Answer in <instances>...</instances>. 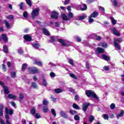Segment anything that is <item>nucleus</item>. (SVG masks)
<instances>
[{"instance_id":"1","label":"nucleus","mask_w":124,"mask_h":124,"mask_svg":"<svg viewBox=\"0 0 124 124\" xmlns=\"http://www.w3.org/2000/svg\"><path fill=\"white\" fill-rule=\"evenodd\" d=\"M5 119L6 120V124H11L10 122H9V119L10 117H9V115L11 116L13 114V110L9 109L7 107L5 108ZM9 114V115H8Z\"/></svg>"},{"instance_id":"2","label":"nucleus","mask_w":124,"mask_h":124,"mask_svg":"<svg viewBox=\"0 0 124 124\" xmlns=\"http://www.w3.org/2000/svg\"><path fill=\"white\" fill-rule=\"evenodd\" d=\"M85 93L86 95H87L88 97H90V96H93L95 99H98V97H97L96 94L92 90L86 91Z\"/></svg>"},{"instance_id":"3","label":"nucleus","mask_w":124,"mask_h":124,"mask_svg":"<svg viewBox=\"0 0 124 124\" xmlns=\"http://www.w3.org/2000/svg\"><path fill=\"white\" fill-rule=\"evenodd\" d=\"M28 71L30 73H33V74H36V73H39L40 70L35 67H29Z\"/></svg>"},{"instance_id":"4","label":"nucleus","mask_w":124,"mask_h":124,"mask_svg":"<svg viewBox=\"0 0 124 124\" xmlns=\"http://www.w3.org/2000/svg\"><path fill=\"white\" fill-rule=\"evenodd\" d=\"M39 12V9L38 8L35 9L32 11L31 16L33 20H34V19L35 18V17H36L37 15H38Z\"/></svg>"},{"instance_id":"5","label":"nucleus","mask_w":124,"mask_h":124,"mask_svg":"<svg viewBox=\"0 0 124 124\" xmlns=\"http://www.w3.org/2000/svg\"><path fill=\"white\" fill-rule=\"evenodd\" d=\"M0 86H1V87L3 88L4 91L5 92V93H6V94H8V93H9V89H8V87H7V86H4V84L3 83V82L0 81Z\"/></svg>"},{"instance_id":"6","label":"nucleus","mask_w":124,"mask_h":124,"mask_svg":"<svg viewBox=\"0 0 124 124\" xmlns=\"http://www.w3.org/2000/svg\"><path fill=\"white\" fill-rule=\"evenodd\" d=\"M58 41L61 43L62 46H63L64 47H67V46H68V45L66 44V43H65V40L62 39H58Z\"/></svg>"},{"instance_id":"7","label":"nucleus","mask_w":124,"mask_h":124,"mask_svg":"<svg viewBox=\"0 0 124 124\" xmlns=\"http://www.w3.org/2000/svg\"><path fill=\"white\" fill-rule=\"evenodd\" d=\"M51 17L52 19H58L59 18V13L57 12L56 11H53L52 12V14L51 15Z\"/></svg>"},{"instance_id":"8","label":"nucleus","mask_w":124,"mask_h":124,"mask_svg":"<svg viewBox=\"0 0 124 124\" xmlns=\"http://www.w3.org/2000/svg\"><path fill=\"white\" fill-rule=\"evenodd\" d=\"M111 31H112L113 34H114V35H116V36H120L121 35L120 32H119V31H117V30H116V28H112Z\"/></svg>"},{"instance_id":"9","label":"nucleus","mask_w":124,"mask_h":124,"mask_svg":"<svg viewBox=\"0 0 124 124\" xmlns=\"http://www.w3.org/2000/svg\"><path fill=\"white\" fill-rule=\"evenodd\" d=\"M3 108H4V105L0 104V117L3 116Z\"/></svg>"},{"instance_id":"10","label":"nucleus","mask_w":124,"mask_h":124,"mask_svg":"<svg viewBox=\"0 0 124 124\" xmlns=\"http://www.w3.org/2000/svg\"><path fill=\"white\" fill-rule=\"evenodd\" d=\"M7 97L8 98H10V99H16L17 97L15 95H13L12 94H9L8 96H6V95H5V98L7 99Z\"/></svg>"},{"instance_id":"11","label":"nucleus","mask_w":124,"mask_h":124,"mask_svg":"<svg viewBox=\"0 0 124 124\" xmlns=\"http://www.w3.org/2000/svg\"><path fill=\"white\" fill-rule=\"evenodd\" d=\"M60 115L64 119H68V116H67V115L66 114V113L65 112V111H60Z\"/></svg>"},{"instance_id":"12","label":"nucleus","mask_w":124,"mask_h":124,"mask_svg":"<svg viewBox=\"0 0 124 124\" xmlns=\"http://www.w3.org/2000/svg\"><path fill=\"white\" fill-rule=\"evenodd\" d=\"M90 105V103L88 104H83L82 105V110L86 112L87 111V109H88V107H89V106Z\"/></svg>"},{"instance_id":"13","label":"nucleus","mask_w":124,"mask_h":124,"mask_svg":"<svg viewBox=\"0 0 124 124\" xmlns=\"http://www.w3.org/2000/svg\"><path fill=\"white\" fill-rule=\"evenodd\" d=\"M23 37L26 41H31V37L28 34L25 35Z\"/></svg>"},{"instance_id":"14","label":"nucleus","mask_w":124,"mask_h":124,"mask_svg":"<svg viewBox=\"0 0 124 124\" xmlns=\"http://www.w3.org/2000/svg\"><path fill=\"white\" fill-rule=\"evenodd\" d=\"M62 17L63 20H64L65 21H69L70 20V18L68 17V16H66L65 14H63L62 15Z\"/></svg>"},{"instance_id":"15","label":"nucleus","mask_w":124,"mask_h":124,"mask_svg":"<svg viewBox=\"0 0 124 124\" xmlns=\"http://www.w3.org/2000/svg\"><path fill=\"white\" fill-rule=\"evenodd\" d=\"M103 60H105V61H107V62H109L110 61V57L105 54H103L102 55Z\"/></svg>"},{"instance_id":"16","label":"nucleus","mask_w":124,"mask_h":124,"mask_svg":"<svg viewBox=\"0 0 124 124\" xmlns=\"http://www.w3.org/2000/svg\"><path fill=\"white\" fill-rule=\"evenodd\" d=\"M43 32L45 34V35H50V33L49 31L46 29V28H43Z\"/></svg>"},{"instance_id":"17","label":"nucleus","mask_w":124,"mask_h":124,"mask_svg":"<svg viewBox=\"0 0 124 124\" xmlns=\"http://www.w3.org/2000/svg\"><path fill=\"white\" fill-rule=\"evenodd\" d=\"M123 42V40L121 38H118L117 39H115L113 42V43H121Z\"/></svg>"},{"instance_id":"18","label":"nucleus","mask_w":124,"mask_h":124,"mask_svg":"<svg viewBox=\"0 0 124 124\" xmlns=\"http://www.w3.org/2000/svg\"><path fill=\"white\" fill-rule=\"evenodd\" d=\"M98 16V13L96 12H93L91 15H90V16L92 18H96V17Z\"/></svg>"},{"instance_id":"19","label":"nucleus","mask_w":124,"mask_h":124,"mask_svg":"<svg viewBox=\"0 0 124 124\" xmlns=\"http://www.w3.org/2000/svg\"><path fill=\"white\" fill-rule=\"evenodd\" d=\"M1 36L2 39H3L4 42H7V41H8V40L7 39V36H6V35H5V34H2Z\"/></svg>"},{"instance_id":"20","label":"nucleus","mask_w":124,"mask_h":124,"mask_svg":"<svg viewBox=\"0 0 124 124\" xmlns=\"http://www.w3.org/2000/svg\"><path fill=\"white\" fill-rule=\"evenodd\" d=\"M111 2H112V5H113V6H115V7H117V6H118V4H119V3L118 2V0H111Z\"/></svg>"},{"instance_id":"21","label":"nucleus","mask_w":124,"mask_h":124,"mask_svg":"<svg viewBox=\"0 0 124 124\" xmlns=\"http://www.w3.org/2000/svg\"><path fill=\"white\" fill-rule=\"evenodd\" d=\"M54 92L56 93H62V92H63V90L60 88L55 89L54 90Z\"/></svg>"},{"instance_id":"22","label":"nucleus","mask_w":124,"mask_h":124,"mask_svg":"<svg viewBox=\"0 0 124 124\" xmlns=\"http://www.w3.org/2000/svg\"><path fill=\"white\" fill-rule=\"evenodd\" d=\"M34 63V64H37L38 66H42V62L41 61H37V60H35Z\"/></svg>"},{"instance_id":"23","label":"nucleus","mask_w":124,"mask_h":124,"mask_svg":"<svg viewBox=\"0 0 124 124\" xmlns=\"http://www.w3.org/2000/svg\"><path fill=\"white\" fill-rule=\"evenodd\" d=\"M96 51L98 52V53H104V49L101 48V47H97L96 48Z\"/></svg>"},{"instance_id":"24","label":"nucleus","mask_w":124,"mask_h":124,"mask_svg":"<svg viewBox=\"0 0 124 124\" xmlns=\"http://www.w3.org/2000/svg\"><path fill=\"white\" fill-rule=\"evenodd\" d=\"M27 66H28V64H27L26 63H23L22 66L21 70L22 71H25V70H26V69L27 68Z\"/></svg>"},{"instance_id":"25","label":"nucleus","mask_w":124,"mask_h":124,"mask_svg":"<svg viewBox=\"0 0 124 124\" xmlns=\"http://www.w3.org/2000/svg\"><path fill=\"white\" fill-rule=\"evenodd\" d=\"M4 23L6 28H7V29H9V28H10V25L9 24V23L8 22V21H7V20H4Z\"/></svg>"},{"instance_id":"26","label":"nucleus","mask_w":124,"mask_h":124,"mask_svg":"<svg viewBox=\"0 0 124 124\" xmlns=\"http://www.w3.org/2000/svg\"><path fill=\"white\" fill-rule=\"evenodd\" d=\"M87 5L86 4H83L81 6V10L82 11H83L84 10H87Z\"/></svg>"},{"instance_id":"27","label":"nucleus","mask_w":124,"mask_h":124,"mask_svg":"<svg viewBox=\"0 0 124 124\" xmlns=\"http://www.w3.org/2000/svg\"><path fill=\"white\" fill-rule=\"evenodd\" d=\"M3 51L4 53H8V48L6 46H3Z\"/></svg>"},{"instance_id":"28","label":"nucleus","mask_w":124,"mask_h":124,"mask_svg":"<svg viewBox=\"0 0 124 124\" xmlns=\"http://www.w3.org/2000/svg\"><path fill=\"white\" fill-rule=\"evenodd\" d=\"M124 110H122L120 113H119L117 115V119H119V118H121V117H123V116H124Z\"/></svg>"},{"instance_id":"29","label":"nucleus","mask_w":124,"mask_h":124,"mask_svg":"<svg viewBox=\"0 0 124 124\" xmlns=\"http://www.w3.org/2000/svg\"><path fill=\"white\" fill-rule=\"evenodd\" d=\"M51 113L54 116V118H56V116H57V113H56V110L55 109L52 108L51 110Z\"/></svg>"},{"instance_id":"30","label":"nucleus","mask_w":124,"mask_h":124,"mask_svg":"<svg viewBox=\"0 0 124 124\" xmlns=\"http://www.w3.org/2000/svg\"><path fill=\"white\" fill-rule=\"evenodd\" d=\"M73 108L74 109H76L77 110H79L80 109V107H79V106H78L77 104H73Z\"/></svg>"},{"instance_id":"31","label":"nucleus","mask_w":124,"mask_h":124,"mask_svg":"<svg viewBox=\"0 0 124 124\" xmlns=\"http://www.w3.org/2000/svg\"><path fill=\"white\" fill-rule=\"evenodd\" d=\"M114 44L115 47L118 49V50H121V46H120V44L119 43H113Z\"/></svg>"},{"instance_id":"32","label":"nucleus","mask_w":124,"mask_h":124,"mask_svg":"<svg viewBox=\"0 0 124 124\" xmlns=\"http://www.w3.org/2000/svg\"><path fill=\"white\" fill-rule=\"evenodd\" d=\"M42 82L43 86H45V87H47V81H46V79L44 78V77H43Z\"/></svg>"},{"instance_id":"33","label":"nucleus","mask_w":124,"mask_h":124,"mask_svg":"<svg viewBox=\"0 0 124 124\" xmlns=\"http://www.w3.org/2000/svg\"><path fill=\"white\" fill-rule=\"evenodd\" d=\"M69 75L70 77L73 78L74 79H75V80H77V79H78L77 77H76L73 73H69Z\"/></svg>"},{"instance_id":"34","label":"nucleus","mask_w":124,"mask_h":124,"mask_svg":"<svg viewBox=\"0 0 124 124\" xmlns=\"http://www.w3.org/2000/svg\"><path fill=\"white\" fill-rule=\"evenodd\" d=\"M100 46L102 47H103V48H107V43H101L100 44Z\"/></svg>"},{"instance_id":"35","label":"nucleus","mask_w":124,"mask_h":124,"mask_svg":"<svg viewBox=\"0 0 124 124\" xmlns=\"http://www.w3.org/2000/svg\"><path fill=\"white\" fill-rule=\"evenodd\" d=\"M111 21L112 25H116L117 24V20L114 17H111Z\"/></svg>"},{"instance_id":"36","label":"nucleus","mask_w":124,"mask_h":124,"mask_svg":"<svg viewBox=\"0 0 124 124\" xmlns=\"http://www.w3.org/2000/svg\"><path fill=\"white\" fill-rule=\"evenodd\" d=\"M32 46L35 49H38L40 45H39V44H34L32 45Z\"/></svg>"},{"instance_id":"37","label":"nucleus","mask_w":124,"mask_h":124,"mask_svg":"<svg viewBox=\"0 0 124 124\" xmlns=\"http://www.w3.org/2000/svg\"><path fill=\"white\" fill-rule=\"evenodd\" d=\"M87 18V16L86 15H83L78 17V20H85Z\"/></svg>"},{"instance_id":"38","label":"nucleus","mask_w":124,"mask_h":124,"mask_svg":"<svg viewBox=\"0 0 124 124\" xmlns=\"http://www.w3.org/2000/svg\"><path fill=\"white\" fill-rule=\"evenodd\" d=\"M26 2L28 5H29L30 7L32 6V3H31V0H26Z\"/></svg>"},{"instance_id":"39","label":"nucleus","mask_w":124,"mask_h":124,"mask_svg":"<svg viewBox=\"0 0 124 124\" xmlns=\"http://www.w3.org/2000/svg\"><path fill=\"white\" fill-rule=\"evenodd\" d=\"M69 112L71 114V115H75L76 114H77V112L76 111L72 109H70Z\"/></svg>"},{"instance_id":"40","label":"nucleus","mask_w":124,"mask_h":124,"mask_svg":"<svg viewBox=\"0 0 124 124\" xmlns=\"http://www.w3.org/2000/svg\"><path fill=\"white\" fill-rule=\"evenodd\" d=\"M68 18L70 19H72L74 17V16L73 15V14L71 12H69L68 14Z\"/></svg>"},{"instance_id":"41","label":"nucleus","mask_w":124,"mask_h":124,"mask_svg":"<svg viewBox=\"0 0 124 124\" xmlns=\"http://www.w3.org/2000/svg\"><path fill=\"white\" fill-rule=\"evenodd\" d=\"M12 78H16V72H14L11 73Z\"/></svg>"},{"instance_id":"42","label":"nucleus","mask_w":124,"mask_h":124,"mask_svg":"<svg viewBox=\"0 0 124 124\" xmlns=\"http://www.w3.org/2000/svg\"><path fill=\"white\" fill-rule=\"evenodd\" d=\"M31 114H32L33 116L35 114V108L33 107L32 108L31 112Z\"/></svg>"},{"instance_id":"43","label":"nucleus","mask_w":124,"mask_h":124,"mask_svg":"<svg viewBox=\"0 0 124 124\" xmlns=\"http://www.w3.org/2000/svg\"><path fill=\"white\" fill-rule=\"evenodd\" d=\"M93 120H94V117H93V116L92 115L89 117V122L90 123H92Z\"/></svg>"},{"instance_id":"44","label":"nucleus","mask_w":124,"mask_h":124,"mask_svg":"<svg viewBox=\"0 0 124 124\" xmlns=\"http://www.w3.org/2000/svg\"><path fill=\"white\" fill-rule=\"evenodd\" d=\"M74 119L75 121H80V116L78 115H76L74 116Z\"/></svg>"},{"instance_id":"45","label":"nucleus","mask_w":124,"mask_h":124,"mask_svg":"<svg viewBox=\"0 0 124 124\" xmlns=\"http://www.w3.org/2000/svg\"><path fill=\"white\" fill-rule=\"evenodd\" d=\"M48 110H49V109L48 108H47L45 106L43 107V112H44V113H47V112H48Z\"/></svg>"},{"instance_id":"46","label":"nucleus","mask_w":124,"mask_h":124,"mask_svg":"<svg viewBox=\"0 0 124 124\" xmlns=\"http://www.w3.org/2000/svg\"><path fill=\"white\" fill-rule=\"evenodd\" d=\"M110 107L111 110H114L115 109V108L116 107V105L114 103H112L110 105Z\"/></svg>"},{"instance_id":"47","label":"nucleus","mask_w":124,"mask_h":124,"mask_svg":"<svg viewBox=\"0 0 124 124\" xmlns=\"http://www.w3.org/2000/svg\"><path fill=\"white\" fill-rule=\"evenodd\" d=\"M68 62H69V63H70V64H71V65H74V62L73 60L69 59Z\"/></svg>"},{"instance_id":"48","label":"nucleus","mask_w":124,"mask_h":124,"mask_svg":"<svg viewBox=\"0 0 124 124\" xmlns=\"http://www.w3.org/2000/svg\"><path fill=\"white\" fill-rule=\"evenodd\" d=\"M34 116L35 117H36V119H40V118H41V116H40V114L39 113H35L34 115Z\"/></svg>"},{"instance_id":"49","label":"nucleus","mask_w":124,"mask_h":124,"mask_svg":"<svg viewBox=\"0 0 124 124\" xmlns=\"http://www.w3.org/2000/svg\"><path fill=\"white\" fill-rule=\"evenodd\" d=\"M89 23H90V24H92V23H93V22L94 21V20H93V19L92 18H93L92 17H91V16H89Z\"/></svg>"},{"instance_id":"50","label":"nucleus","mask_w":124,"mask_h":124,"mask_svg":"<svg viewBox=\"0 0 124 124\" xmlns=\"http://www.w3.org/2000/svg\"><path fill=\"white\" fill-rule=\"evenodd\" d=\"M103 69L105 70L106 71H108V70H109L110 68H109V66H105L103 67Z\"/></svg>"},{"instance_id":"51","label":"nucleus","mask_w":124,"mask_h":124,"mask_svg":"<svg viewBox=\"0 0 124 124\" xmlns=\"http://www.w3.org/2000/svg\"><path fill=\"white\" fill-rule=\"evenodd\" d=\"M31 87L34 88V89H35V88L37 87V85H36L35 82H32Z\"/></svg>"},{"instance_id":"52","label":"nucleus","mask_w":124,"mask_h":124,"mask_svg":"<svg viewBox=\"0 0 124 124\" xmlns=\"http://www.w3.org/2000/svg\"><path fill=\"white\" fill-rule=\"evenodd\" d=\"M6 18L9 19H13L14 18V16H13V15H9L7 16Z\"/></svg>"},{"instance_id":"53","label":"nucleus","mask_w":124,"mask_h":124,"mask_svg":"<svg viewBox=\"0 0 124 124\" xmlns=\"http://www.w3.org/2000/svg\"><path fill=\"white\" fill-rule=\"evenodd\" d=\"M23 5H24V2H21L20 4L19 5V6L20 7V9H23Z\"/></svg>"},{"instance_id":"54","label":"nucleus","mask_w":124,"mask_h":124,"mask_svg":"<svg viewBox=\"0 0 124 124\" xmlns=\"http://www.w3.org/2000/svg\"><path fill=\"white\" fill-rule=\"evenodd\" d=\"M28 15H29L28 14V13H27V12H24L23 13V17H24V18H27V17H28Z\"/></svg>"},{"instance_id":"55","label":"nucleus","mask_w":124,"mask_h":124,"mask_svg":"<svg viewBox=\"0 0 124 124\" xmlns=\"http://www.w3.org/2000/svg\"><path fill=\"white\" fill-rule=\"evenodd\" d=\"M43 104H44V105H47L48 104V101H47V100H44L43 101Z\"/></svg>"},{"instance_id":"56","label":"nucleus","mask_w":124,"mask_h":124,"mask_svg":"<svg viewBox=\"0 0 124 124\" xmlns=\"http://www.w3.org/2000/svg\"><path fill=\"white\" fill-rule=\"evenodd\" d=\"M51 99H52V101L53 102H56V101H57V98L54 97V96H51Z\"/></svg>"},{"instance_id":"57","label":"nucleus","mask_w":124,"mask_h":124,"mask_svg":"<svg viewBox=\"0 0 124 124\" xmlns=\"http://www.w3.org/2000/svg\"><path fill=\"white\" fill-rule=\"evenodd\" d=\"M104 120H108L109 119V117L108 116V115L107 114H104Z\"/></svg>"},{"instance_id":"58","label":"nucleus","mask_w":124,"mask_h":124,"mask_svg":"<svg viewBox=\"0 0 124 124\" xmlns=\"http://www.w3.org/2000/svg\"><path fill=\"white\" fill-rule=\"evenodd\" d=\"M55 37L54 36L50 37V42H55Z\"/></svg>"},{"instance_id":"59","label":"nucleus","mask_w":124,"mask_h":124,"mask_svg":"<svg viewBox=\"0 0 124 124\" xmlns=\"http://www.w3.org/2000/svg\"><path fill=\"white\" fill-rule=\"evenodd\" d=\"M50 77H55V76H56V75L55 74V73L51 72L50 73Z\"/></svg>"},{"instance_id":"60","label":"nucleus","mask_w":124,"mask_h":124,"mask_svg":"<svg viewBox=\"0 0 124 124\" xmlns=\"http://www.w3.org/2000/svg\"><path fill=\"white\" fill-rule=\"evenodd\" d=\"M18 54H20L21 55H22L24 53V51H23V50L22 49H18Z\"/></svg>"},{"instance_id":"61","label":"nucleus","mask_w":124,"mask_h":124,"mask_svg":"<svg viewBox=\"0 0 124 124\" xmlns=\"http://www.w3.org/2000/svg\"><path fill=\"white\" fill-rule=\"evenodd\" d=\"M76 38L78 42H81V41H82V40L79 37H77Z\"/></svg>"},{"instance_id":"62","label":"nucleus","mask_w":124,"mask_h":124,"mask_svg":"<svg viewBox=\"0 0 124 124\" xmlns=\"http://www.w3.org/2000/svg\"><path fill=\"white\" fill-rule=\"evenodd\" d=\"M24 98V95H23V94L20 93L19 94V99H23Z\"/></svg>"},{"instance_id":"63","label":"nucleus","mask_w":124,"mask_h":124,"mask_svg":"<svg viewBox=\"0 0 124 124\" xmlns=\"http://www.w3.org/2000/svg\"><path fill=\"white\" fill-rule=\"evenodd\" d=\"M93 1H94V0H87V3H92V2H93Z\"/></svg>"},{"instance_id":"64","label":"nucleus","mask_w":124,"mask_h":124,"mask_svg":"<svg viewBox=\"0 0 124 124\" xmlns=\"http://www.w3.org/2000/svg\"><path fill=\"white\" fill-rule=\"evenodd\" d=\"M0 123L1 124H5L4 121H3V120H2L1 118H0Z\"/></svg>"}]
</instances>
